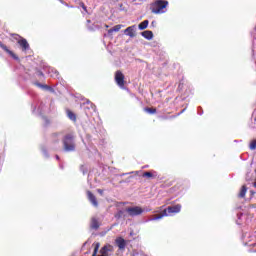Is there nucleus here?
Listing matches in <instances>:
<instances>
[{
  "label": "nucleus",
  "instance_id": "f03ea898",
  "mask_svg": "<svg viewBox=\"0 0 256 256\" xmlns=\"http://www.w3.org/2000/svg\"><path fill=\"white\" fill-rule=\"evenodd\" d=\"M180 212H181V204L169 206L163 211L162 214H159L154 218H151L150 221H159V219H163V217H167L169 215H175V213H180Z\"/></svg>",
  "mask_w": 256,
  "mask_h": 256
},
{
  "label": "nucleus",
  "instance_id": "a878e982",
  "mask_svg": "<svg viewBox=\"0 0 256 256\" xmlns=\"http://www.w3.org/2000/svg\"><path fill=\"white\" fill-rule=\"evenodd\" d=\"M42 153H43L44 157H49L47 150H45L44 148H42Z\"/></svg>",
  "mask_w": 256,
  "mask_h": 256
},
{
  "label": "nucleus",
  "instance_id": "cd10ccee",
  "mask_svg": "<svg viewBox=\"0 0 256 256\" xmlns=\"http://www.w3.org/2000/svg\"><path fill=\"white\" fill-rule=\"evenodd\" d=\"M38 114L43 115V108H41V106H39V108H38Z\"/></svg>",
  "mask_w": 256,
  "mask_h": 256
},
{
  "label": "nucleus",
  "instance_id": "393cba45",
  "mask_svg": "<svg viewBox=\"0 0 256 256\" xmlns=\"http://www.w3.org/2000/svg\"><path fill=\"white\" fill-rule=\"evenodd\" d=\"M42 119H43L45 125H49V119H47V117L43 116Z\"/></svg>",
  "mask_w": 256,
  "mask_h": 256
},
{
  "label": "nucleus",
  "instance_id": "f704fd0d",
  "mask_svg": "<svg viewBox=\"0 0 256 256\" xmlns=\"http://www.w3.org/2000/svg\"><path fill=\"white\" fill-rule=\"evenodd\" d=\"M56 159L59 160V156L58 155H56Z\"/></svg>",
  "mask_w": 256,
  "mask_h": 256
},
{
  "label": "nucleus",
  "instance_id": "6e6552de",
  "mask_svg": "<svg viewBox=\"0 0 256 256\" xmlns=\"http://www.w3.org/2000/svg\"><path fill=\"white\" fill-rule=\"evenodd\" d=\"M135 29H136V26L135 25H132V26H129L128 28H126L124 30V33L125 35H127L128 37H135Z\"/></svg>",
  "mask_w": 256,
  "mask_h": 256
},
{
  "label": "nucleus",
  "instance_id": "f257e3e1",
  "mask_svg": "<svg viewBox=\"0 0 256 256\" xmlns=\"http://www.w3.org/2000/svg\"><path fill=\"white\" fill-rule=\"evenodd\" d=\"M167 5L169 2L167 0H156L151 4V11L155 15H161V13H167Z\"/></svg>",
  "mask_w": 256,
  "mask_h": 256
},
{
  "label": "nucleus",
  "instance_id": "f3484780",
  "mask_svg": "<svg viewBox=\"0 0 256 256\" xmlns=\"http://www.w3.org/2000/svg\"><path fill=\"white\" fill-rule=\"evenodd\" d=\"M67 117L68 119H70L71 121H77V116L75 115V113H73L70 110H67Z\"/></svg>",
  "mask_w": 256,
  "mask_h": 256
},
{
  "label": "nucleus",
  "instance_id": "423d86ee",
  "mask_svg": "<svg viewBox=\"0 0 256 256\" xmlns=\"http://www.w3.org/2000/svg\"><path fill=\"white\" fill-rule=\"evenodd\" d=\"M18 45H20L22 51H29L30 49L29 42H27L25 38H21L20 40H18Z\"/></svg>",
  "mask_w": 256,
  "mask_h": 256
},
{
  "label": "nucleus",
  "instance_id": "c85d7f7f",
  "mask_svg": "<svg viewBox=\"0 0 256 256\" xmlns=\"http://www.w3.org/2000/svg\"><path fill=\"white\" fill-rule=\"evenodd\" d=\"M198 115H203V110L201 107H198Z\"/></svg>",
  "mask_w": 256,
  "mask_h": 256
},
{
  "label": "nucleus",
  "instance_id": "7c9ffc66",
  "mask_svg": "<svg viewBox=\"0 0 256 256\" xmlns=\"http://www.w3.org/2000/svg\"><path fill=\"white\" fill-rule=\"evenodd\" d=\"M97 192L99 193V195H103V190L102 189H98Z\"/></svg>",
  "mask_w": 256,
  "mask_h": 256
},
{
  "label": "nucleus",
  "instance_id": "9b49d317",
  "mask_svg": "<svg viewBox=\"0 0 256 256\" xmlns=\"http://www.w3.org/2000/svg\"><path fill=\"white\" fill-rule=\"evenodd\" d=\"M142 37H144V39H147L148 41H151V39H153V32L151 30H146L141 32Z\"/></svg>",
  "mask_w": 256,
  "mask_h": 256
},
{
  "label": "nucleus",
  "instance_id": "39448f33",
  "mask_svg": "<svg viewBox=\"0 0 256 256\" xmlns=\"http://www.w3.org/2000/svg\"><path fill=\"white\" fill-rule=\"evenodd\" d=\"M126 211L128 215H130V217H137L139 215H142L144 210L139 206H134V207H128Z\"/></svg>",
  "mask_w": 256,
  "mask_h": 256
},
{
  "label": "nucleus",
  "instance_id": "aec40b11",
  "mask_svg": "<svg viewBox=\"0 0 256 256\" xmlns=\"http://www.w3.org/2000/svg\"><path fill=\"white\" fill-rule=\"evenodd\" d=\"M146 113H149L150 115H155L157 113V109L155 108H145Z\"/></svg>",
  "mask_w": 256,
  "mask_h": 256
},
{
  "label": "nucleus",
  "instance_id": "e433bc0d",
  "mask_svg": "<svg viewBox=\"0 0 256 256\" xmlns=\"http://www.w3.org/2000/svg\"><path fill=\"white\" fill-rule=\"evenodd\" d=\"M40 75H43V72H40Z\"/></svg>",
  "mask_w": 256,
  "mask_h": 256
},
{
  "label": "nucleus",
  "instance_id": "c9c22d12",
  "mask_svg": "<svg viewBox=\"0 0 256 256\" xmlns=\"http://www.w3.org/2000/svg\"><path fill=\"white\" fill-rule=\"evenodd\" d=\"M253 187H255V188H256V183H253Z\"/></svg>",
  "mask_w": 256,
  "mask_h": 256
},
{
  "label": "nucleus",
  "instance_id": "b1692460",
  "mask_svg": "<svg viewBox=\"0 0 256 256\" xmlns=\"http://www.w3.org/2000/svg\"><path fill=\"white\" fill-rule=\"evenodd\" d=\"M80 7H82V9L87 12V6H85V3L81 2Z\"/></svg>",
  "mask_w": 256,
  "mask_h": 256
},
{
  "label": "nucleus",
  "instance_id": "20e7f679",
  "mask_svg": "<svg viewBox=\"0 0 256 256\" xmlns=\"http://www.w3.org/2000/svg\"><path fill=\"white\" fill-rule=\"evenodd\" d=\"M115 81L120 89L125 88V75H123V72L120 70L116 71L115 73Z\"/></svg>",
  "mask_w": 256,
  "mask_h": 256
},
{
  "label": "nucleus",
  "instance_id": "ddd939ff",
  "mask_svg": "<svg viewBox=\"0 0 256 256\" xmlns=\"http://www.w3.org/2000/svg\"><path fill=\"white\" fill-rule=\"evenodd\" d=\"M47 72L53 78L59 77V72L55 68L48 67Z\"/></svg>",
  "mask_w": 256,
  "mask_h": 256
},
{
  "label": "nucleus",
  "instance_id": "c756f323",
  "mask_svg": "<svg viewBox=\"0 0 256 256\" xmlns=\"http://www.w3.org/2000/svg\"><path fill=\"white\" fill-rule=\"evenodd\" d=\"M84 168H85V166H81V168H80V169H81V171H82V173H83V175H85V173H87V171H85V169H84Z\"/></svg>",
  "mask_w": 256,
  "mask_h": 256
},
{
  "label": "nucleus",
  "instance_id": "5701e85b",
  "mask_svg": "<svg viewBox=\"0 0 256 256\" xmlns=\"http://www.w3.org/2000/svg\"><path fill=\"white\" fill-rule=\"evenodd\" d=\"M116 219H121L123 217V210H119L115 215Z\"/></svg>",
  "mask_w": 256,
  "mask_h": 256
},
{
  "label": "nucleus",
  "instance_id": "7ed1b4c3",
  "mask_svg": "<svg viewBox=\"0 0 256 256\" xmlns=\"http://www.w3.org/2000/svg\"><path fill=\"white\" fill-rule=\"evenodd\" d=\"M63 149L66 153L75 151V136L73 134H67L62 139Z\"/></svg>",
  "mask_w": 256,
  "mask_h": 256
},
{
  "label": "nucleus",
  "instance_id": "72a5a7b5",
  "mask_svg": "<svg viewBox=\"0 0 256 256\" xmlns=\"http://www.w3.org/2000/svg\"><path fill=\"white\" fill-rule=\"evenodd\" d=\"M151 25H152V26H155V21H152Z\"/></svg>",
  "mask_w": 256,
  "mask_h": 256
},
{
  "label": "nucleus",
  "instance_id": "dca6fc26",
  "mask_svg": "<svg viewBox=\"0 0 256 256\" xmlns=\"http://www.w3.org/2000/svg\"><path fill=\"white\" fill-rule=\"evenodd\" d=\"M147 27H149V20H144L138 25V29H140V31L147 29Z\"/></svg>",
  "mask_w": 256,
  "mask_h": 256
},
{
  "label": "nucleus",
  "instance_id": "4468645a",
  "mask_svg": "<svg viewBox=\"0 0 256 256\" xmlns=\"http://www.w3.org/2000/svg\"><path fill=\"white\" fill-rule=\"evenodd\" d=\"M90 227L91 229H99V220H97V218L93 217L90 223Z\"/></svg>",
  "mask_w": 256,
  "mask_h": 256
},
{
  "label": "nucleus",
  "instance_id": "f8f14e48",
  "mask_svg": "<svg viewBox=\"0 0 256 256\" xmlns=\"http://www.w3.org/2000/svg\"><path fill=\"white\" fill-rule=\"evenodd\" d=\"M116 244L119 249H125V246L127 245V242H125V239L123 238H117L116 239Z\"/></svg>",
  "mask_w": 256,
  "mask_h": 256
},
{
  "label": "nucleus",
  "instance_id": "0eeeda50",
  "mask_svg": "<svg viewBox=\"0 0 256 256\" xmlns=\"http://www.w3.org/2000/svg\"><path fill=\"white\" fill-rule=\"evenodd\" d=\"M87 197L90 203H92L94 207H99V202H97V197H95L91 191H87Z\"/></svg>",
  "mask_w": 256,
  "mask_h": 256
},
{
  "label": "nucleus",
  "instance_id": "a211bd4d",
  "mask_svg": "<svg viewBox=\"0 0 256 256\" xmlns=\"http://www.w3.org/2000/svg\"><path fill=\"white\" fill-rule=\"evenodd\" d=\"M246 194H247V186L243 185L240 190V193L238 194V197L243 199V197H245Z\"/></svg>",
  "mask_w": 256,
  "mask_h": 256
},
{
  "label": "nucleus",
  "instance_id": "4be33fe9",
  "mask_svg": "<svg viewBox=\"0 0 256 256\" xmlns=\"http://www.w3.org/2000/svg\"><path fill=\"white\" fill-rule=\"evenodd\" d=\"M250 149H251V151H255V149H256V139L253 140V141L250 143Z\"/></svg>",
  "mask_w": 256,
  "mask_h": 256
},
{
  "label": "nucleus",
  "instance_id": "1a4fd4ad",
  "mask_svg": "<svg viewBox=\"0 0 256 256\" xmlns=\"http://www.w3.org/2000/svg\"><path fill=\"white\" fill-rule=\"evenodd\" d=\"M0 47L1 49H3V51H6V53H9L15 59V61H19V56L15 55L13 51L9 50V48H7L5 44L0 42Z\"/></svg>",
  "mask_w": 256,
  "mask_h": 256
},
{
  "label": "nucleus",
  "instance_id": "bb28decb",
  "mask_svg": "<svg viewBox=\"0 0 256 256\" xmlns=\"http://www.w3.org/2000/svg\"><path fill=\"white\" fill-rule=\"evenodd\" d=\"M47 91H49L50 93H55V89H53V87L48 86Z\"/></svg>",
  "mask_w": 256,
  "mask_h": 256
},
{
  "label": "nucleus",
  "instance_id": "2f4dec72",
  "mask_svg": "<svg viewBox=\"0 0 256 256\" xmlns=\"http://www.w3.org/2000/svg\"><path fill=\"white\" fill-rule=\"evenodd\" d=\"M53 137H59V134L58 133L53 134Z\"/></svg>",
  "mask_w": 256,
  "mask_h": 256
},
{
  "label": "nucleus",
  "instance_id": "473e14b6",
  "mask_svg": "<svg viewBox=\"0 0 256 256\" xmlns=\"http://www.w3.org/2000/svg\"><path fill=\"white\" fill-rule=\"evenodd\" d=\"M251 195H255V191L251 190L250 191Z\"/></svg>",
  "mask_w": 256,
  "mask_h": 256
},
{
  "label": "nucleus",
  "instance_id": "9d476101",
  "mask_svg": "<svg viewBox=\"0 0 256 256\" xmlns=\"http://www.w3.org/2000/svg\"><path fill=\"white\" fill-rule=\"evenodd\" d=\"M86 105L87 106L84 107L86 115H89V109H91L92 111H95L97 109V107L89 100H87Z\"/></svg>",
  "mask_w": 256,
  "mask_h": 256
},
{
  "label": "nucleus",
  "instance_id": "2eb2a0df",
  "mask_svg": "<svg viewBox=\"0 0 256 256\" xmlns=\"http://www.w3.org/2000/svg\"><path fill=\"white\" fill-rule=\"evenodd\" d=\"M119 31H121V25L120 24H118V25L114 26L113 28L109 29L108 30V35H113V33H117Z\"/></svg>",
  "mask_w": 256,
  "mask_h": 256
},
{
  "label": "nucleus",
  "instance_id": "412c9836",
  "mask_svg": "<svg viewBox=\"0 0 256 256\" xmlns=\"http://www.w3.org/2000/svg\"><path fill=\"white\" fill-rule=\"evenodd\" d=\"M142 177H147L148 179H151V178H153V173H151V172H144Z\"/></svg>",
  "mask_w": 256,
  "mask_h": 256
},
{
  "label": "nucleus",
  "instance_id": "6ab92c4d",
  "mask_svg": "<svg viewBox=\"0 0 256 256\" xmlns=\"http://www.w3.org/2000/svg\"><path fill=\"white\" fill-rule=\"evenodd\" d=\"M34 85H36V87H39L40 89H43L44 91H47V89H49V85L47 84H41L39 82H35Z\"/></svg>",
  "mask_w": 256,
  "mask_h": 256
}]
</instances>
